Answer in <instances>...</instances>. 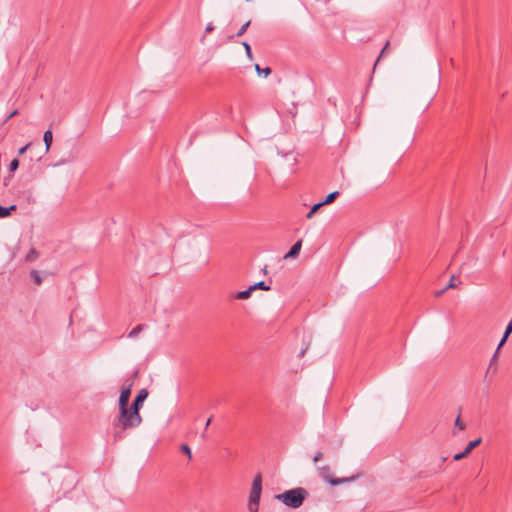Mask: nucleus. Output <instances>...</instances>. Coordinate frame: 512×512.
Instances as JSON below:
<instances>
[{
	"instance_id": "obj_1",
	"label": "nucleus",
	"mask_w": 512,
	"mask_h": 512,
	"mask_svg": "<svg viewBox=\"0 0 512 512\" xmlns=\"http://www.w3.org/2000/svg\"><path fill=\"white\" fill-rule=\"evenodd\" d=\"M142 422L140 412L131 406L119 408V415L113 422V439L115 442L125 437V431L138 427Z\"/></svg>"
},
{
	"instance_id": "obj_2",
	"label": "nucleus",
	"mask_w": 512,
	"mask_h": 512,
	"mask_svg": "<svg viewBox=\"0 0 512 512\" xmlns=\"http://www.w3.org/2000/svg\"><path fill=\"white\" fill-rule=\"evenodd\" d=\"M307 496L308 491L305 488L297 487L278 494L275 498L281 501L284 505L297 509L302 506Z\"/></svg>"
},
{
	"instance_id": "obj_3",
	"label": "nucleus",
	"mask_w": 512,
	"mask_h": 512,
	"mask_svg": "<svg viewBox=\"0 0 512 512\" xmlns=\"http://www.w3.org/2000/svg\"><path fill=\"white\" fill-rule=\"evenodd\" d=\"M262 492V476L257 474L252 482V487L248 500V509L250 512H258L259 502Z\"/></svg>"
},
{
	"instance_id": "obj_4",
	"label": "nucleus",
	"mask_w": 512,
	"mask_h": 512,
	"mask_svg": "<svg viewBox=\"0 0 512 512\" xmlns=\"http://www.w3.org/2000/svg\"><path fill=\"white\" fill-rule=\"evenodd\" d=\"M318 473H319V476L323 480H325L326 482H328L332 486H337V485H340V484H343V483L351 482V481H353L356 478L355 476L344 477V478H335V477L332 476L331 468L328 465H324V466L319 467L318 468Z\"/></svg>"
},
{
	"instance_id": "obj_5",
	"label": "nucleus",
	"mask_w": 512,
	"mask_h": 512,
	"mask_svg": "<svg viewBox=\"0 0 512 512\" xmlns=\"http://www.w3.org/2000/svg\"><path fill=\"white\" fill-rule=\"evenodd\" d=\"M133 386V382H130L127 387H123L119 396V408H125L129 404V399L131 396V388Z\"/></svg>"
},
{
	"instance_id": "obj_6",
	"label": "nucleus",
	"mask_w": 512,
	"mask_h": 512,
	"mask_svg": "<svg viewBox=\"0 0 512 512\" xmlns=\"http://www.w3.org/2000/svg\"><path fill=\"white\" fill-rule=\"evenodd\" d=\"M147 397L148 391L146 389H141L130 406L136 409L138 412H140L143 402L146 400Z\"/></svg>"
},
{
	"instance_id": "obj_7",
	"label": "nucleus",
	"mask_w": 512,
	"mask_h": 512,
	"mask_svg": "<svg viewBox=\"0 0 512 512\" xmlns=\"http://www.w3.org/2000/svg\"><path fill=\"white\" fill-rule=\"evenodd\" d=\"M301 247H302V240L300 239L292 245V247L290 248L288 253L284 256V258L285 259L296 258L300 253Z\"/></svg>"
},
{
	"instance_id": "obj_8",
	"label": "nucleus",
	"mask_w": 512,
	"mask_h": 512,
	"mask_svg": "<svg viewBox=\"0 0 512 512\" xmlns=\"http://www.w3.org/2000/svg\"><path fill=\"white\" fill-rule=\"evenodd\" d=\"M500 348L501 347L498 346L494 355L492 356L490 363H489V367L487 369V373H489L490 371H493V372L497 371V358H498V353H499Z\"/></svg>"
},
{
	"instance_id": "obj_9",
	"label": "nucleus",
	"mask_w": 512,
	"mask_h": 512,
	"mask_svg": "<svg viewBox=\"0 0 512 512\" xmlns=\"http://www.w3.org/2000/svg\"><path fill=\"white\" fill-rule=\"evenodd\" d=\"M43 140H44V143L46 146V151H48L50 149V147L52 145V141H53V134L50 129L44 132Z\"/></svg>"
},
{
	"instance_id": "obj_10",
	"label": "nucleus",
	"mask_w": 512,
	"mask_h": 512,
	"mask_svg": "<svg viewBox=\"0 0 512 512\" xmlns=\"http://www.w3.org/2000/svg\"><path fill=\"white\" fill-rule=\"evenodd\" d=\"M16 205H11L9 207H3L0 205V218H6L11 215L12 211L16 210Z\"/></svg>"
},
{
	"instance_id": "obj_11",
	"label": "nucleus",
	"mask_w": 512,
	"mask_h": 512,
	"mask_svg": "<svg viewBox=\"0 0 512 512\" xmlns=\"http://www.w3.org/2000/svg\"><path fill=\"white\" fill-rule=\"evenodd\" d=\"M252 292H253V290L250 286L248 289L239 291L238 293H236L235 298L239 299V300H246L251 296Z\"/></svg>"
},
{
	"instance_id": "obj_12",
	"label": "nucleus",
	"mask_w": 512,
	"mask_h": 512,
	"mask_svg": "<svg viewBox=\"0 0 512 512\" xmlns=\"http://www.w3.org/2000/svg\"><path fill=\"white\" fill-rule=\"evenodd\" d=\"M39 257V252L35 248H31L28 254L25 256L26 262H34Z\"/></svg>"
},
{
	"instance_id": "obj_13",
	"label": "nucleus",
	"mask_w": 512,
	"mask_h": 512,
	"mask_svg": "<svg viewBox=\"0 0 512 512\" xmlns=\"http://www.w3.org/2000/svg\"><path fill=\"white\" fill-rule=\"evenodd\" d=\"M512 333V319L510 320V322L508 323L507 327H506V330L504 332V335L499 343V347H502L505 342L507 341V338L508 336Z\"/></svg>"
},
{
	"instance_id": "obj_14",
	"label": "nucleus",
	"mask_w": 512,
	"mask_h": 512,
	"mask_svg": "<svg viewBox=\"0 0 512 512\" xmlns=\"http://www.w3.org/2000/svg\"><path fill=\"white\" fill-rule=\"evenodd\" d=\"M338 196H339V192H338V191H334V192H332V193L328 194V195L326 196V198H325L323 201H321V203H322L324 206H325V205H328V204H331V203H333V202L336 200V198H337Z\"/></svg>"
},
{
	"instance_id": "obj_15",
	"label": "nucleus",
	"mask_w": 512,
	"mask_h": 512,
	"mask_svg": "<svg viewBox=\"0 0 512 512\" xmlns=\"http://www.w3.org/2000/svg\"><path fill=\"white\" fill-rule=\"evenodd\" d=\"M482 442V439L481 438H478V439H475V440H472L468 443V445L466 446V448L464 449L466 451V453L470 454L471 451L476 448L477 446H479Z\"/></svg>"
},
{
	"instance_id": "obj_16",
	"label": "nucleus",
	"mask_w": 512,
	"mask_h": 512,
	"mask_svg": "<svg viewBox=\"0 0 512 512\" xmlns=\"http://www.w3.org/2000/svg\"><path fill=\"white\" fill-rule=\"evenodd\" d=\"M251 288L253 291H255L257 289L269 291L271 289V287L269 285H266V283L264 281H260V282H257L255 284L251 285Z\"/></svg>"
},
{
	"instance_id": "obj_17",
	"label": "nucleus",
	"mask_w": 512,
	"mask_h": 512,
	"mask_svg": "<svg viewBox=\"0 0 512 512\" xmlns=\"http://www.w3.org/2000/svg\"><path fill=\"white\" fill-rule=\"evenodd\" d=\"M146 326L144 324H139L136 327H134L128 334V337L134 338L136 337L141 331L144 330Z\"/></svg>"
},
{
	"instance_id": "obj_18",
	"label": "nucleus",
	"mask_w": 512,
	"mask_h": 512,
	"mask_svg": "<svg viewBox=\"0 0 512 512\" xmlns=\"http://www.w3.org/2000/svg\"><path fill=\"white\" fill-rule=\"evenodd\" d=\"M322 206H324V205L321 203V201H320V202H318V203H316V204H314V205L311 207L310 211L307 213L306 218H308V219L312 218V217H313V215H314V214H315V213H316V212H317V211H318Z\"/></svg>"
},
{
	"instance_id": "obj_19",
	"label": "nucleus",
	"mask_w": 512,
	"mask_h": 512,
	"mask_svg": "<svg viewBox=\"0 0 512 512\" xmlns=\"http://www.w3.org/2000/svg\"><path fill=\"white\" fill-rule=\"evenodd\" d=\"M30 275H31V278L34 280V282L37 284V285H40L42 283V278L39 274L38 271L36 270H32L30 272Z\"/></svg>"
},
{
	"instance_id": "obj_20",
	"label": "nucleus",
	"mask_w": 512,
	"mask_h": 512,
	"mask_svg": "<svg viewBox=\"0 0 512 512\" xmlns=\"http://www.w3.org/2000/svg\"><path fill=\"white\" fill-rule=\"evenodd\" d=\"M457 287V284L455 283V277L452 276L448 285L441 291L437 292L436 295L437 296H440L445 290L449 289V288H455Z\"/></svg>"
},
{
	"instance_id": "obj_21",
	"label": "nucleus",
	"mask_w": 512,
	"mask_h": 512,
	"mask_svg": "<svg viewBox=\"0 0 512 512\" xmlns=\"http://www.w3.org/2000/svg\"><path fill=\"white\" fill-rule=\"evenodd\" d=\"M255 68H256V71L257 73L260 75V74H264L265 77H267L268 75L271 74V68L269 67H266L264 69H261L260 66L258 64L255 65Z\"/></svg>"
},
{
	"instance_id": "obj_22",
	"label": "nucleus",
	"mask_w": 512,
	"mask_h": 512,
	"mask_svg": "<svg viewBox=\"0 0 512 512\" xmlns=\"http://www.w3.org/2000/svg\"><path fill=\"white\" fill-rule=\"evenodd\" d=\"M250 24H251V21H250V20H248L246 23H244V24L241 26V28L238 30V32L236 33V35H235V36H237V37L242 36V35L247 31V29H248V27L250 26Z\"/></svg>"
},
{
	"instance_id": "obj_23",
	"label": "nucleus",
	"mask_w": 512,
	"mask_h": 512,
	"mask_svg": "<svg viewBox=\"0 0 512 512\" xmlns=\"http://www.w3.org/2000/svg\"><path fill=\"white\" fill-rule=\"evenodd\" d=\"M19 167V160L17 158L13 159L9 164V172L14 173Z\"/></svg>"
},
{
	"instance_id": "obj_24",
	"label": "nucleus",
	"mask_w": 512,
	"mask_h": 512,
	"mask_svg": "<svg viewBox=\"0 0 512 512\" xmlns=\"http://www.w3.org/2000/svg\"><path fill=\"white\" fill-rule=\"evenodd\" d=\"M389 45H390V42L387 41L384 45V47L382 48L381 52H380V55L378 57V59L376 60L375 62V66L377 65V63L379 62L380 58L386 53V51L388 50L389 48Z\"/></svg>"
},
{
	"instance_id": "obj_25",
	"label": "nucleus",
	"mask_w": 512,
	"mask_h": 512,
	"mask_svg": "<svg viewBox=\"0 0 512 512\" xmlns=\"http://www.w3.org/2000/svg\"><path fill=\"white\" fill-rule=\"evenodd\" d=\"M455 427H458L459 430H464L466 428V425L464 422L461 421L460 415L455 420Z\"/></svg>"
},
{
	"instance_id": "obj_26",
	"label": "nucleus",
	"mask_w": 512,
	"mask_h": 512,
	"mask_svg": "<svg viewBox=\"0 0 512 512\" xmlns=\"http://www.w3.org/2000/svg\"><path fill=\"white\" fill-rule=\"evenodd\" d=\"M181 451L188 455L189 459H191V449L187 444L181 445Z\"/></svg>"
},
{
	"instance_id": "obj_27",
	"label": "nucleus",
	"mask_w": 512,
	"mask_h": 512,
	"mask_svg": "<svg viewBox=\"0 0 512 512\" xmlns=\"http://www.w3.org/2000/svg\"><path fill=\"white\" fill-rule=\"evenodd\" d=\"M468 455H469V454H468V453H466V451L464 450L463 452H460V453H458V454H455V455H454V457H453V459H454L455 461H459V460H461V459L465 458V457H466V456H468Z\"/></svg>"
},
{
	"instance_id": "obj_28",
	"label": "nucleus",
	"mask_w": 512,
	"mask_h": 512,
	"mask_svg": "<svg viewBox=\"0 0 512 512\" xmlns=\"http://www.w3.org/2000/svg\"><path fill=\"white\" fill-rule=\"evenodd\" d=\"M243 47L245 48L246 54L249 58H252V51L251 46L247 42L242 43Z\"/></svg>"
},
{
	"instance_id": "obj_29",
	"label": "nucleus",
	"mask_w": 512,
	"mask_h": 512,
	"mask_svg": "<svg viewBox=\"0 0 512 512\" xmlns=\"http://www.w3.org/2000/svg\"><path fill=\"white\" fill-rule=\"evenodd\" d=\"M18 110L15 109L13 110L5 119V123L8 122L10 119H12L13 117H15L16 115H18Z\"/></svg>"
},
{
	"instance_id": "obj_30",
	"label": "nucleus",
	"mask_w": 512,
	"mask_h": 512,
	"mask_svg": "<svg viewBox=\"0 0 512 512\" xmlns=\"http://www.w3.org/2000/svg\"><path fill=\"white\" fill-rule=\"evenodd\" d=\"M323 458V453L321 451H318L315 456L313 457V461L316 463L320 461Z\"/></svg>"
},
{
	"instance_id": "obj_31",
	"label": "nucleus",
	"mask_w": 512,
	"mask_h": 512,
	"mask_svg": "<svg viewBox=\"0 0 512 512\" xmlns=\"http://www.w3.org/2000/svg\"><path fill=\"white\" fill-rule=\"evenodd\" d=\"M31 143H28L27 145H25L24 147L20 148L19 151H18V154L19 155H22L26 152V150L30 147Z\"/></svg>"
},
{
	"instance_id": "obj_32",
	"label": "nucleus",
	"mask_w": 512,
	"mask_h": 512,
	"mask_svg": "<svg viewBox=\"0 0 512 512\" xmlns=\"http://www.w3.org/2000/svg\"><path fill=\"white\" fill-rule=\"evenodd\" d=\"M214 30V26L212 23H208L207 26H206V29H205V32L206 33H210Z\"/></svg>"
},
{
	"instance_id": "obj_33",
	"label": "nucleus",
	"mask_w": 512,
	"mask_h": 512,
	"mask_svg": "<svg viewBox=\"0 0 512 512\" xmlns=\"http://www.w3.org/2000/svg\"><path fill=\"white\" fill-rule=\"evenodd\" d=\"M212 418L210 417L206 422V428L210 425Z\"/></svg>"
},
{
	"instance_id": "obj_34",
	"label": "nucleus",
	"mask_w": 512,
	"mask_h": 512,
	"mask_svg": "<svg viewBox=\"0 0 512 512\" xmlns=\"http://www.w3.org/2000/svg\"><path fill=\"white\" fill-rule=\"evenodd\" d=\"M305 352H306V349H303V350L300 352V357H303V356H304V354H305Z\"/></svg>"
},
{
	"instance_id": "obj_35",
	"label": "nucleus",
	"mask_w": 512,
	"mask_h": 512,
	"mask_svg": "<svg viewBox=\"0 0 512 512\" xmlns=\"http://www.w3.org/2000/svg\"><path fill=\"white\" fill-rule=\"evenodd\" d=\"M263 273L266 274L267 273V267H264L263 269Z\"/></svg>"
}]
</instances>
